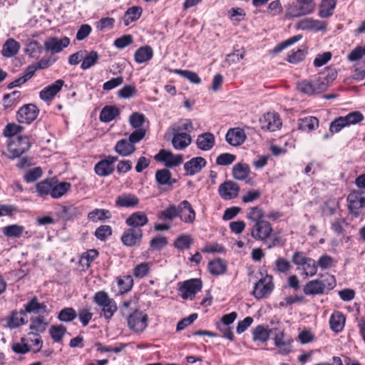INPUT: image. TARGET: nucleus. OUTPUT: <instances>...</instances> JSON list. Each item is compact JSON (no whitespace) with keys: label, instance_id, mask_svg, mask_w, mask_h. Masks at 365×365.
<instances>
[{"label":"nucleus","instance_id":"c85d7f7f","mask_svg":"<svg viewBox=\"0 0 365 365\" xmlns=\"http://www.w3.org/2000/svg\"><path fill=\"white\" fill-rule=\"evenodd\" d=\"M139 200L133 194L127 193L119 195L115 200V205L122 207H133L138 205Z\"/></svg>","mask_w":365,"mask_h":365},{"label":"nucleus","instance_id":"58836bf2","mask_svg":"<svg viewBox=\"0 0 365 365\" xmlns=\"http://www.w3.org/2000/svg\"><path fill=\"white\" fill-rule=\"evenodd\" d=\"M142 8L140 6H133L129 8L125 13L123 21L125 26H128L131 22L137 21L142 14Z\"/></svg>","mask_w":365,"mask_h":365},{"label":"nucleus","instance_id":"6ab92c4d","mask_svg":"<svg viewBox=\"0 0 365 365\" xmlns=\"http://www.w3.org/2000/svg\"><path fill=\"white\" fill-rule=\"evenodd\" d=\"M327 24L323 21L315 20L312 18H304L299 21L296 28L301 30H309L312 31H323L326 29Z\"/></svg>","mask_w":365,"mask_h":365},{"label":"nucleus","instance_id":"cd10ccee","mask_svg":"<svg viewBox=\"0 0 365 365\" xmlns=\"http://www.w3.org/2000/svg\"><path fill=\"white\" fill-rule=\"evenodd\" d=\"M115 150L121 156H129L135 153L136 147L128 140L121 139L115 144Z\"/></svg>","mask_w":365,"mask_h":365},{"label":"nucleus","instance_id":"72a5a7b5","mask_svg":"<svg viewBox=\"0 0 365 365\" xmlns=\"http://www.w3.org/2000/svg\"><path fill=\"white\" fill-rule=\"evenodd\" d=\"M318 125L319 120L316 117L309 116L298 120V128L302 131L310 132Z\"/></svg>","mask_w":365,"mask_h":365},{"label":"nucleus","instance_id":"49530a36","mask_svg":"<svg viewBox=\"0 0 365 365\" xmlns=\"http://www.w3.org/2000/svg\"><path fill=\"white\" fill-rule=\"evenodd\" d=\"M24 232V227L19 225H11L3 228V234L8 237H19Z\"/></svg>","mask_w":365,"mask_h":365},{"label":"nucleus","instance_id":"4c0bfd02","mask_svg":"<svg viewBox=\"0 0 365 365\" xmlns=\"http://www.w3.org/2000/svg\"><path fill=\"white\" fill-rule=\"evenodd\" d=\"M226 269L227 265L225 262L220 258L212 260L208 264V269L213 275L222 274L225 272Z\"/></svg>","mask_w":365,"mask_h":365},{"label":"nucleus","instance_id":"5fc2aeb1","mask_svg":"<svg viewBox=\"0 0 365 365\" xmlns=\"http://www.w3.org/2000/svg\"><path fill=\"white\" fill-rule=\"evenodd\" d=\"M80 214V210L73 205L61 206V215L63 218L69 220Z\"/></svg>","mask_w":365,"mask_h":365},{"label":"nucleus","instance_id":"4be33fe9","mask_svg":"<svg viewBox=\"0 0 365 365\" xmlns=\"http://www.w3.org/2000/svg\"><path fill=\"white\" fill-rule=\"evenodd\" d=\"M246 138L245 130L240 128L229 129L225 136L226 141L232 146L242 145L245 141Z\"/></svg>","mask_w":365,"mask_h":365},{"label":"nucleus","instance_id":"c9c22d12","mask_svg":"<svg viewBox=\"0 0 365 365\" xmlns=\"http://www.w3.org/2000/svg\"><path fill=\"white\" fill-rule=\"evenodd\" d=\"M272 329H269L262 325L257 326L252 331L253 340L262 343L267 341Z\"/></svg>","mask_w":365,"mask_h":365},{"label":"nucleus","instance_id":"f3484780","mask_svg":"<svg viewBox=\"0 0 365 365\" xmlns=\"http://www.w3.org/2000/svg\"><path fill=\"white\" fill-rule=\"evenodd\" d=\"M70 43L68 37L64 36L58 39L56 37L48 38L44 42V47L46 51H50L52 53H57L61 52L64 48H66Z\"/></svg>","mask_w":365,"mask_h":365},{"label":"nucleus","instance_id":"bb28decb","mask_svg":"<svg viewBox=\"0 0 365 365\" xmlns=\"http://www.w3.org/2000/svg\"><path fill=\"white\" fill-rule=\"evenodd\" d=\"M26 315L24 310L19 312L13 311L9 317L7 318V326L10 329H15L27 322Z\"/></svg>","mask_w":365,"mask_h":365},{"label":"nucleus","instance_id":"0e129e2a","mask_svg":"<svg viewBox=\"0 0 365 365\" xmlns=\"http://www.w3.org/2000/svg\"><path fill=\"white\" fill-rule=\"evenodd\" d=\"M347 126L356 124L364 120V115L360 111H354L343 116Z\"/></svg>","mask_w":365,"mask_h":365},{"label":"nucleus","instance_id":"9d476101","mask_svg":"<svg viewBox=\"0 0 365 365\" xmlns=\"http://www.w3.org/2000/svg\"><path fill=\"white\" fill-rule=\"evenodd\" d=\"M273 230L271 224L266 220L255 222L251 230V236L256 240H265L269 237Z\"/></svg>","mask_w":365,"mask_h":365},{"label":"nucleus","instance_id":"338daca9","mask_svg":"<svg viewBox=\"0 0 365 365\" xmlns=\"http://www.w3.org/2000/svg\"><path fill=\"white\" fill-rule=\"evenodd\" d=\"M150 271V263L143 262L138 264L133 269V275L136 278H143L149 273Z\"/></svg>","mask_w":365,"mask_h":365},{"label":"nucleus","instance_id":"a18cd8bd","mask_svg":"<svg viewBox=\"0 0 365 365\" xmlns=\"http://www.w3.org/2000/svg\"><path fill=\"white\" fill-rule=\"evenodd\" d=\"M193 130V125L190 120L184 119L174 124L170 130L171 133H185L184 131L191 132Z\"/></svg>","mask_w":365,"mask_h":365},{"label":"nucleus","instance_id":"864d4df0","mask_svg":"<svg viewBox=\"0 0 365 365\" xmlns=\"http://www.w3.org/2000/svg\"><path fill=\"white\" fill-rule=\"evenodd\" d=\"M337 76L336 70L334 67H327L323 72H322L319 78L322 82L327 83V87L336 79Z\"/></svg>","mask_w":365,"mask_h":365},{"label":"nucleus","instance_id":"a878e982","mask_svg":"<svg viewBox=\"0 0 365 365\" xmlns=\"http://www.w3.org/2000/svg\"><path fill=\"white\" fill-rule=\"evenodd\" d=\"M46 308L47 307L44 303H40L38 298L34 297L25 305L24 312H25L26 315L27 313H33L39 315L46 313Z\"/></svg>","mask_w":365,"mask_h":365},{"label":"nucleus","instance_id":"e433bc0d","mask_svg":"<svg viewBox=\"0 0 365 365\" xmlns=\"http://www.w3.org/2000/svg\"><path fill=\"white\" fill-rule=\"evenodd\" d=\"M250 172V167L245 163H237L232 168V175L234 178L238 180H243L246 179L248 177Z\"/></svg>","mask_w":365,"mask_h":365},{"label":"nucleus","instance_id":"393cba45","mask_svg":"<svg viewBox=\"0 0 365 365\" xmlns=\"http://www.w3.org/2000/svg\"><path fill=\"white\" fill-rule=\"evenodd\" d=\"M148 222L147 215L143 212L131 214L125 220V224L130 227L141 228Z\"/></svg>","mask_w":365,"mask_h":365},{"label":"nucleus","instance_id":"3c124183","mask_svg":"<svg viewBox=\"0 0 365 365\" xmlns=\"http://www.w3.org/2000/svg\"><path fill=\"white\" fill-rule=\"evenodd\" d=\"M31 322L30 329L35 330L38 332H43L46 330V327L48 323L43 315L39 314L35 318H31Z\"/></svg>","mask_w":365,"mask_h":365},{"label":"nucleus","instance_id":"412c9836","mask_svg":"<svg viewBox=\"0 0 365 365\" xmlns=\"http://www.w3.org/2000/svg\"><path fill=\"white\" fill-rule=\"evenodd\" d=\"M64 81L63 80H57L53 83L45 87L39 93V97L44 101H51L56 95L61 90Z\"/></svg>","mask_w":365,"mask_h":365},{"label":"nucleus","instance_id":"a19ab883","mask_svg":"<svg viewBox=\"0 0 365 365\" xmlns=\"http://www.w3.org/2000/svg\"><path fill=\"white\" fill-rule=\"evenodd\" d=\"M87 217L89 220L96 222L106 219H110L111 217V213L108 210L96 208L90 212Z\"/></svg>","mask_w":365,"mask_h":365},{"label":"nucleus","instance_id":"052dcab7","mask_svg":"<svg viewBox=\"0 0 365 365\" xmlns=\"http://www.w3.org/2000/svg\"><path fill=\"white\" fill-rule=\"evenodd\" d=\"M53 179H47L36 185V190L41 195H51Z\"/></svg>","mask_w":365,"mask_h":365},{"label":"nucleus","instance_id":"b1692460","mask_svg":"<svg viewBox=\"0 0 365 365\" xmlns=\"http://www.w3.org/2000/svg\"><path fill=\"white\" fill-rule=\"evenodd\" d=\"M215 138L212 133L207 132L197 136V147L202 150H210L215 145Z\"/></svg>","mask_w":365,"mask_h":365},{"label":"nucleus","instance_id":"e2e57ef3","mask_svg":"<svg viewBox=\"0 0 365 365\" xmlns=\"http://www.w3.org/2000/svg\"><path fill=\"white\" fill-rule=\"evenodd\" d=\"M302 268L306 276L312 277L317 274V263L314 259L309 257L302 266Z\"/></svg>","mask_w":365,"mask_h":365},{"label":"nucleus","instance_id":"2eb2a0df","mask_svg":"<svg viewBox=\"0 0 365 365\" xmlns=\"http://www.w3.org/2000/svg\"><path fill=\"white\" fill-rule=\"evenodd\" d=\"M118 160L115 156L108 155L106 159L101 160L96 164L94 170L96 175L106 177L114 171V163Z\"/></svg>","mask_w":365,"mask_h":365},{"label":"nucleus","instance_id":"aec40b11","mask_svg":"<svg viewBox=\"0 0 365 365\" xmlns=\"http://www.w3.org/2000/svg\"><path fill=\"white\" fill-rule=\"evenodd\" d=\"M207 161L202 157H194L184 164L187 175H195L201 172L206 166Z\"/></svg>","mask_w":365,"mask_h":365},{"label":"nucleus","instance_id":"1a4fd4ad","mask_svg":"<svg viewBox=\"0 0 365 365\" xmlns=\"http://www.w3.org/2000/svg\"><path fill=\"white\" fill-rule=\"evenodd\" d=\"M261 128L271 132L275 131L282 126V120L277 113L268 112L259 119Z\"/></svg>","mask_w":365,"mask_h":365},{"label":"nucleus","instance_id":"ddd939ff","mask_svg":"<svg viewBox=\"0 0 365 365\" xmlns=\"http://www.w3.org/2000/svg\"><path fill=\"white\" fill-rule=\"evenodd\" d=\"M143 238V230L141 228L130 227L125 230L121 236L123 244L128 247H133L139 245Z\"/></svg>","mask_w":365,"mask_h":365},{"label":"nucleus","instance_id":"7c9ffc66","mask_svg":"<svg viewBox=\"0 0 365 365\" xmlns=\"http://www.w3.org/2000/svg\"><path fill=\"white\" fill-rule=\"evenodd\" d=\"M345 317L340 312H335L332 314L329 319L330 328L334 331L340 332L345 324Z\"/></svg>","mask_w":365,"mask_h":365},{"label":"nucleus","instance_id":"423d86ee","mask_svg":"<svg viewBox=\"0 0 365 365\" xmlns=\"http://www.w3.org/2000/svg\"><path fill=\"white\" fill-rule=\"evenodd\" d=\"M274 343L279 349V353L282 355H287L292 351V339L284 333V330H279L274 334Z\"/></svg>","mask_w":365,"mask_h":365},{"label":"nucleus","instance_id":"6e6552de","mask_svg":"<svg viewBox=\"0 0 365 365\" xmlns=\"http://www.w3.org/2000/svg\"><path fill=\"white\" fill-rule=\"evenodd\" d=\"M154 158L157 161L165 163L166 168L178 166L183 160L182 155H174L171 151L165 149H161Z\"/></svg>","mask_w":365,"mask_h":365},{"label":"nucleus","instance_id":"774afa93","mask_svg":"<svg viewBox=\"0 0 365 365\" xmlns=\"http://www.w3.org/2000/svg\"><path fill=\"white\" fill-rule=\"evenodd\" d=\"M291 268L290 262L282 257H279L275 262L274 270L279 273H286Z\"/></svg>","mask_w":365,"mask_h":365},{"label":"nucleus","instance_id":"f257e3e1","mask_svg":"<svg viewBox=\"0 0 365 365\" xmlns=\"http://www.w3.org/2000/svg\"><path fill=\"white\" fill-rule=\"evenodd\" d=\"M179 217L187 223H192L195 219V212L187 200L182 201L178 206L170 205L160 212L159 217L163 220H172Z\"/></svg>","mask_w":365,"mask_h":365},{"label":"nucleus","instance_id":"0eeeda50","mask_svg":"<svg viewBox=\"0 0 365 365\" xmlns=\"http://www.w3.org/2000/svg\"><path fill=\"white\" fill-rule=\"evenodd\" d=\"M127 320L128 325L131 330L135 332H141L147 327L148 318L147 314L143 312L135 310L129 314Z\"/></svg>","mask_w":365,"mask_h":365},{"label":"nucleus","instance_id":"ea45409f","mask_svg":"<svg viewBox=\"0 0 365 365\" xmlns=\"http://www.w3.org/2000/svg\"><path fill=\"white\" fill-rule=\"evenodd\" d=\"M337 0H322L319 15L322 18H328L333 14Z\"/></svg>","mask_w":365,"mask_h":365},{"label":"nucleus","instance_id":"2f4dec72","mask_svg":"<svg viewBox=\"0 0 365 365\" xmlns=\"http://www.w3.org/2000/svg\"><path fill=\"white\" fill-rule=\"evenodd\" d=\"M71 187V185L70 182H58L53 179L51 196L53 198H59L64 195L70 190Z\"/></svg>","mask_w":365,"mask_h":365},{"label":"nucleus","instance_id":"bf43d9fd","mask_svg":"<svg viewBox=\"0 0 365 365\" xmlns=\"http://www.w3.org/2000/svg\"><path fill=\"white\" fill-rule=\"evenodd\" d=\"M264 216L263 209L259 206L252 207L250 209L247 214V217L252 222H257L259 221H264L262 218Z\"/></svg>","mask_w":365,"mask_h":365},{"label":"nucleus","instance_id":"f03ea898","mask_svg":"<svg viewBox=\"0 0 365 365\" xmlns=\"http://www.w3.org/2000/svg\"><path fill=\"white\" fill-rule=\"evenodd\" d=\"M94 302L101 307V316L110 319L117 311V305L113 299L109 297L105 291H99L95 294Z\"/></svg>","mask_w":365,"mask_h":365},{"label":"nucleus","instance_id":"20e7f679","mask_svg":"<svg viewBox=\"0 0 365 365\" xmlns=\"http://www.w3.org/2000/svg\"><path fill=\"white\" fill-rule=\"evenodd\" d=\"M298 90L307 95H316L319 94L328 88L327 83L322 82V81L318 77L317 78L309 81L304 80L298 83Z\"/></svg>","mask_w":365,"mask_h":365},{"label":"nucleus","instance_id":"9b49d317","mask_svg":"<svg viewBox=\"0 0 365 365\" xmlns=\"http://www.w3.org/2000/svg\"><path fill=\"white\" fill-rule=\"evenodd\" d=\"M202 287V282L200 279L194 278L185 281L180 287L179 291L182 293L183 299H187L191 295L195 296Z\"/></svg>","mask_w":365,"mask_h":365},{"label":"nucleus","instance_id":"37998d69","mask_svg":"<svg viewBox=\"0 0 365 365\" xmlns=\"http://www.w3.org/2000/svg\"><path fill=\"white\" fill-rule=\"evenodd\" d=\"M172 173L166 168L158 170L155 172V178L158 187L168 185L170 182Z\"/></svg>","mask_w":365,"mask_h":365},{"label":"nucleus","instance_id":"4468645a","mask_svg":"<svg viewBox=\"0 0 365 365\" xmlns=\"http://www.w3.org/2000/svg\"><path fill=\"white\" fill-rule=\"evenodd\" d=\"M240 192V187L237 183L233 181H225L218 188L220 196L225 200H230L237 197Z\"/></svg>","mask_w":365,"mask_h":365},{"label":"nucleus","instance_id":"c03bdc74","mask_svg":"<svg viewBox=\"0 0 365 365\" xmlns=\"http://www.w3.org/2000/svg\"><path fill=\"white\" fill-rule=\"evenodd\" d=\"M193 238L190 235H182L179 236L174 242L175 248L180 250L189 249L193 244Z\"/></svg>","mask_w":365,"mask_h":365},{"label":"nucleus","instance_id":"5701e85b","mask_svg":"<svg viewBox=\"0 0 365 365\" xmlns=\"http://www.w3.org/2000/svg\"><path fill=\"white\" fill-rule=\"evenodd\" d=\"M173 138L172 145L175 150H182L185 149L192 142V138L187 133H171Z\"/></svg>","mask_w":365,"mask_h":365},{"label":"nucleus","instance_id":"39448f33","mask_svg":"<svg viewBox=\"0 0 365 365\" xmlns=\"http://www.w3.org/2000/svg\"><path fill=\"white\" fill-rule=\"evenodd\" d=\"M39 109L34 104H26L21 107L16 114V119L20 123L30 124L36 119Z\"/></svg>","mask_w":365,"mask_h":365},{"label":"nucleus","instance_id":"09e8293b","mask_svg":"<svg viewBox=\"0 0 365 365\" xmlns=\"http://www.w3.org/2000/svg\"><path fill=\"white\" fill-rule=\"evenodd\" d=\"M119 291L123 294L130 291L133 285V279L130 275H124L117 278Z\"/></svg>","mask_w":365,"mask_h":365},{"label":"nucleus","instance_id":"7ed1b4c3","mask_svg":"<svg viewBox=\"0 0 365 365\" xmlns=\"http://www.w3.org/2000/svg\"><path fill=\"white\" fill-rule=\"evenodd\" d=\"M31 144V138L28 135H19L11 139L8 143V150L11 155L10 158L11 159L19 158L30 149Z\"/></svg>","mask_w":365,"mask_h":365},{"label":"nucleus","instance_id":"79ce46f5","mask_svg":"<svg viewBox=\"0 0 365 365\" xmlns=\"http://www.w3.org/2000/svg\"><path fill=\"white\" fill-rule=\"evenodd\" d=\"M19 49L18 42L13 38H9L3 46L2 54L5 57H11L18 53Z\"/></svg>","mask_w":365,"mask_h":365},{"label":"nucleus","instance_id":"de8ad7c7","mask_svg":"<svg viewBox=\"0 0 365 365\" xmlns=\"http://www.w3.org/2000/svg\"><path fill=\"white\" fill-rule=\"evenodd\" d=\"M66 333V328L63 325H52L49 329V334L53 341L61 342Z\"/></svg>","mask_w":365,"mask_h":365},{"label":"nucleus","instance_id":"13d9d810","mask_svg":"<svg viewBox=\"0 0 365 365\" xmlns=\"http://www.w3.org/2000/svg\"><path fill=\"white\" fill-rule=\"evenodd\" d=\"M174 72L187 79L192 83L199 84L201 83V79L199 76L193 71L175 69Z\"/></svg>","mask_w":365,"mask_h":365},{"label":"nucleus","instance_id":"603ef678","mask_svg":"<svg viewBox=\"0 0 365 365\" xmlns=\"http://www.w3.org/2000/svg\"><path fill=\"white\" fill-rule=\"evenodd\" d=\"M99 56L97 51H92L89 52L83 59L81 68L86 70L94 66L98 61Z\"/></svg>","mask_w":365,"mask_h":365},{"label":"nucleus","instance_id":"680f3d73","mask_svg":"<svg viewBox=\"0 0 365 365\" xmlns=\"http://www.w3.org/2000/svg\"><path fill=\"white\" fill-rule=\"evenodd\" d=\"M145 120V117L143 113L135 112L129 118L130 125L135 129L142 128V125Z\"/></svg>","mask_w":365,"mask_h":365},{"label":"nucleus","instance_id":"6e6d98bb","mask_svg":"<svg viewBox=\"0 0 365 365\" xmlns=\"http://www.w3.org/2000/svg\"><path fill=\"white\" fill-rule=\"evenodd\" d=\"M43 47L36 41H32L26 44L25 51L32 58L38 57L42 52Z\"/></svg>","mask_w":365,"mask_h":365},{"label":"nucleus","instance_id":"a211bd4d","mask_svg":"<svg viewBox=\"0 0 365 365\" xmlns=\"http://www.w3.org/2000/svg\"><path fill=\"white\" fill-rule=\"evenodd\" d=\"M273 289L272 277L267 275L260 279L254 287L253 294L257 299H261L269 294Z\"/></svg>","mask_w":365,"mask_h":365},{"label":"nucleus","instance_id":"8fccbe9b","mask_svg":"<svg viewBox=\"0 0 365 365\" xmlns=\"http://www.w3.org/2000/svg\"><path fill=\"white\" fill-rule=\"evenodd\" d=\"M77 317L76 310L72 307L61 309L58 314V319L63 322H71Z\"/></svg>","mask_w":365,"mask_h":365},{"label":"nucleus","instance_id":"f704fd0d","mask_svg":"<svg viewBox=\"0 0 365 365\" xmlns=\"http://www.w3.org/2000/svg\"><path fill=\"white\" fill-rule=\"evenodd\" d=\"M303 292L306 295L322 294L324 290L322 286L319 279H314L308 282L303 289Z\"/></svg>","mask_w":365,"mask_h":365},{"label":"nucleus","instance_id":"dca6fc26","mask_svg":"<svg viewBox=\"0 0 365 365\" xmlns=\"http://www.w3.org/2000/svg\"><path fill=\"white\" fill-rule=\"evenodd\" d=\"M349 209L356 217L359 215V210L365 205V197L359 191H352L347 197Z\"/></svg>","mask_w":365,"mask_h":365},{"label":"nucleus","instance_id":"f8f14e48","mask_svg":"<svg viewBox=\"0 0 365 365\" xmlns=\"http://www.w3.org/2000/svg\"><path fill=\"white\" fill-rule=\"evenodd\" d=\"M297 4L289 9L292 17H298L312 14L315 9L313 0H296Z\"/></svg>","mask_w":365,"mask_h":365},{"label":"nucleus","instance_id":"473e14b6","mask_svg":"<svg viewBox=\"0 0 365 365\" xmlns=\"http://www.w3.org/2000/svg\"><path fill=\"white\" fill-rule=\"evenodd\" d=\"M153 51L150 46H141L135 53V61L138 63H143L152 58Z\"/></svg>","mask_w":365,"mask_h":365},{"label":"nucleus","instance_id":"69168bd1","mask_svg":"<svg viewBox=\"0 0 365 365\" xmlns=\"http://www.w3.org/2000/svg\"><path fill=\"white\" fill-rule=\"evenodd\" d=\"M306 53V48H300L295 51H293L292 53L287 56V60L291 63H297L304 59Z\"/></svg>","mask_w":365,"mask_h":365},{"label":"nucleus","instance_id":"c756f323","mask_svg":"<svg viewBox=\"0 0 365 365\" xmlns=\"http://www.w3.org/2000/svg\"><path fill=\"white\" fill-rule=\"evenodd\" d=\"M120 115V110L114 106H105L100 113V120L104 123H108L114 120Z\"/></svg>","mask_w":365,"mask_h":365},{"label":"nucleus","instance_id":"4d7b16f0","mask_svg":"<svg viewBox=\"0 0 365 365\" xmlns=\"http://www.w3.org/2000/svg\"><path fill=\"white\" fill-rule=\"evenodd\" d=\"M23 129L22 126L14 123H9L6 125L3 134L5 137L11 138L12 139L17 137V135L21 133Z\"/></svg>","mask_w":365,"mask_h":365}]
</instances>
